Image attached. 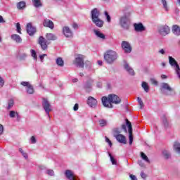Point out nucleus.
<instances>
[{
  "mask_svg": "<svg viewBox=\"0 0 180 180\" xmlns=\"http://www.w3.org/2000/svg\"><path fill=\"white\" fill-rule=\"evenodd\" d=\"M102 104L104 108H108L109 109H112L113 108V104L119 105L120 102H122V99L116 94H109L108 97L103 96L101 98Z\"/></svg>",
  "mask_w": 180,
  "mask_h": 180,
  "instance_id": "nucleus-1",
  "label": "nucleus"
},
{
  "mask_svg": "<svg viewBox=\"0 0 180 180\" xmlns=\"http://www.w3.org/2000/svg\"><path fill=\"white\" fill-rule=\"evenodd\" d=\"M104 60L108 64H113L117 60V53L113 50L107 51L104 54Z\"/></svg>",
  "mask_w": 180,
  "mask_h": 180,
  "instance_id": "nucleus-2",
  "label": "nucleus"
},
{
  "mask_svg": "<svg viewBox=\"0 0 180 180\" xmlns=\"http://www.w3.org/2000/svg\"><path fill=\"white\" fill-rule=\"evenodd\" d=\"M160 89L163 95H166V96H171V95L175 94V90L168 83H162Z\"/></svg>",
  "mask_w": 180,
  "mask_h": 180,
  "instance_id": "nucleus-3",
  "label": "nucleus"
},
{
  "mask_svg": "<svg viewBox=\"0 0 180 180\" xmlns=\"http://www.w3.org/2000/svg\"><path fill=\"white\" fill-rule=\"evenodd\" d=\"M120 25L122 29H124L125 30H129V27L130 26V21L129 20V18L126 17V15L122 16L120 19Z\"/></svg>",
  "mask_w": 180,
  "mask_h": 180,
  "instance_id": "nucleus-4",
  "label": "nucleus"
},
{
  "mask_svg": "<svg viewBox=\"0 0 180 180\" xmlns=\"http://www.w3.org/2000/svg\"><path fill=\"white\" fill-rule=\"evenodd\" d=\"M20 85H22V86H26V91L29 95H33V94H34V89L30 82H21Z\"/></svg>",
  "mask_w": 180,
  "mask_h": 180,
  "instance_id": "nucleus-5",
  "label": "nucleus"
},
{
  "mask_svg": "<svg viewBox=\"0 0 180 180\" xmlns=\"http://www.w3.org/2000/svg\"><path fill=\"white\" fill-rule=\"evenodd\" d=\"M171 30L167 25H161L158 27V33H160L161 36H167V34H169Z\"/></svg>",
  "mask_w": 180,
  "mask_h": 180,
  "instance_id": "nucleus-6",
  "label": "nucleus"
},
{
  "mask_svg": "<svg viewBox=\"0 0 180 180\" xmlns=\"http://www.w3.org/2000/svg\"><path fill=\"white\" fill-rule=\"evenodd\" d=\"M127 126L128 127V131L129 134V145L131 146L133 144V127L131 126V122L129 121V120H126Z\"/></svg>",
  "mask_w": 180,
  "mask_h": 180,
  "instance_id": "nucleus-7",
  "label": "nucleus"
},
{
  "mask_svg": "<svg viewBox=\"0 0 180 180\" xmlns=\"http://www.w3.org/2000/svg\"><path fill=\"white\" fill-rule=\"evenodd\" d=\"M84 56L78 55L77 57L75 58L74 64H75L77 67H79V68H84Z\"/></svg>",
  "mask_w": 180,
  "mask_h": 180,
  "instance_id": "nucleus-8",
  "label": "nucleus"
},
{
  "mask_svg": "<svg viewBox=\"0 0 180 180\" xmlns=\"http://www.w3.org/2000/svg\"><path fill=\"white\" fill-rule=\"evenodd\" d=\"M121 46L122 50H124V52L126 53H131V45H130V43L123 41L121 44Z\"/></svg>",
  "mask_w": 180,
  "mask_h": 180,
  "instance_id": "nucleus-9",
  "label": "nucleus"
},
{
  "mask_svg": "<svg viewBox=\"0 0 180 180\" xmlns=\"http://www.w3.org/2000/svg\"><path fill=\"white\" fill-rule=\"evenodd\" d=\"M38 44L41 46L43 50H47L48 41L44 37H39L38 39Z\"/></svg>",
  "mask_w": 180,
  "mask_h": 180,
  "instance_id": "nucleus-10",
  "label": "nucleus"
},
{
  "mask_svg": "<svg viewBox=\"0 0 180 180\" xmlns=\"http://www.w3.org/2000/svg\"><path fill=\"white\" fill-rule=\"evenodd\" d=\"M87 105L90 106V108H95L98 106V101L92 96H89L87 98Z\"/></svg>",
  "mask_w": 180,
  "mask_h": 180,
  "instance_id": "nucleus-11",
  "label": "nucleus"
},
{
  "mask_svg": "<svg viewBox=\"0 0 180 180\" xmlns=\"http://www.w3.org/2000/svg\"><path fill=\"white\" fill-rule=\"evenodd\" d=\"M115 137L118 141V143H122V144H127V141H126V136H124L123 134H120V131H118V134L115 135Z\"/></svg>",
  "mask_w": 180,
  "mask_h": 180,
  "instance_id": "nucleus-12",
  "label": "nucleus"
},
{
  "mask_svg": "<svg viewBox=\"0 0 180 180\" xmlns=\"http://www.w3.org/2000/svg\"><path fill=\"white\" fill-rule=\"evenodd\" d=\"M26 30L30 36H33V34L36 33V27H33V25H32V23L30 22L27 25Z\"/></svg>",
  "mask_w": 180,
  "mask_h": 180,
  "instance_id": "nucleus-13",
  "label": "nucleus"
},
{
  "mask_svg": "<svg viewBox=\"0 0 180 180\" xmlns=\"http://www.w3.org/2000/svg\"><path fill=\"white\" fill-rule=\"evenodd\" d=\"M66 178L69 180H79L71 170H66L65 172Z\"/></svg>",
  "mask_w": 180,
  "mask_h": 180,
  "instance_id": "nucleus-14",
  "label": "nucleus"
},
{
  "mask_svg": "<svg viewBox=\"0 0 180 180\" xmlns=\"http://www.w3.org/2000/svg\"><path fill=\"white\" fill-rule=\"evenodd\" d=\"M134 27L135 32H146V27L141 22L134 24Z\"/></svg>",
  "mask_w": 180,
  "mask_h": 180,
  "instance_id": "nucleus-15",
  "label": "nucleus"
},
{
  "mask_svg": "<svg viewBox=\"0 0 180 180\" xmlns=\"http://www.w3.org/2000/svg\"><path fill=\"white\" fill-rule=\"evenodd\" d=\"M43 106L46 113H50V112H51V105H50L49 101H47L46 98L43 100Z\"/></svg>",
  "mask_w": 180,
  "mask_h": 180,
  "instance_id": "nucleus-16",
  "label": "nucleus"
},
{
  "mask_svg": "<svg viewBox=\"0 0 180 180\" xmlns=\"http://www.w3.org/2000/svg\"><path fill=\"white\" fill-rule=\"evenodd\" d=\"M44 27H49V29H54V22L49 19L46 18L43 22Z\"/></svg>",
  "mask_w": 180,
  "mask_h": 180,
  "instance_id": "nucleus-17",
  "label": "nucleus"
},
{
  "mask_svg": "<svg viewBox=\"0 0 180 180\" xmlns=\"http://www.w3.org/2000/svg\"><path fill=\"white\" fill-rule=\"evenodd\" d=\"M63 33L66 37H72V31L68 27H63Z\"/></svg>",
  "mask_w": 180,
  "mask_h": 180,
  "instance_id": "nucleus-18",
  "label": "nucleus"
},
{
  "mask_svg": "<svg viewBox=\"0 0 180 180\" xmlns=\"http://www.w3.org/2000/svg\"><path fill=\"white\" fill-rule=\"evenodd\" d=\"M169 63L172 67H174V70H176L179 65H178V62L175 60V58H172V56H169Z\"/></svg>",
  "mask_w": 180,
  "mask_h": 180,
  "instance_id": "nucleus-19",
  "label": "nucleus"
},
{
  "mask_svg": "<svg viewBox=\"0 0 180 180\" xmlns=\"http://www.w3.org/2000/svg\"><path fill=\"white\" fill-rule=\"evenodd\" d=\"M169 63L172 67H174V70H176L179 65H178V62L175 60V58H172V56H169Z\"/></svg>",
  "mask_w": 180,
  "mask_h": 180,
  "instance_id": "nucleus-20",
  "label": "nucleus"
},
{
  "mask_svg": "<svg viewBox=\"0 0 180 180\" xmlns=\"http://www.w3.org/2000/svg\"><path fill=\"white\" fill-rule=\"evenodd\" d=\"M96 19H99V11H98V8H94L91 11V20Z\"/></svg>",
  "mask_w": 180,
  "mask_h": 180,
  "instance_id": "nucleus-21",
  "label": "nucleus"
},
{
  "mask_svg": "<svg viewBox=\"0 0 180 180\" xmlns=\"http://www.w3.org/2000/svg\"><path fill=\"white\" fill-rule=\"evenodd\" d=\"M124 70H126V71H127L129 75H134V70H133V68H131V67L129 65V63H127V62H125L124 64Z\"/></svg>",
  "mask_w": 180,
  "mask_h": 180,
  "instance_id": "nucleus-22",
  "label": "nucleus"
},
{
  "mask_svg": "<svg viewBox=\"0 0 180 180\" xmlns=\"http://www.w3.org/2000/svg\"><path fill=\"white\" fill-rule=\"evenodd\" d=\"M172 33H174L176 36H180V27L178 25H174L172 27Z\"/></svg>",
  "mask_w": 180,
  "mask_h": 180,
  "instance_id": "nucleus-23",
  "label": "nucleus"
},
{
  "mask_svg": "<svg viewBox=\"0 0 180 180\" xmlns=\"http://www.w3.org/2000/svg\"><path fill=\"white\" fill-rule=\"evenodd\" d=\"M94 32L96 37H98V39H101V40H105V39H106V37L104 35L103 33L101 32V31L94 30Z\"/></svg>",
  "mask_w": 180,
  "mask_h": 180,
  "instance_id": "nucleus-24",
  "label": "nucleus"
},
{
  "mask_svg": "<svg viewBox=\"0 0 180 180\" xmlns=\"http://www.w3.org/2000/svg\"><path fill=\"white\" fill-rule=\"evenodd\" d=\"M46 40H49V41L57 40V35L53 33H47L46 34Z\"/></svg>",
  "mask_w": 180,
  "mask_h": 180,
  "instance_id": "nucleus-25",
  "label": "nucleus"
},
{
  "mask_svg": "<svg viewBox=\"0 0 180 180\" xmlns=\"http://www.w3.org/2000/svg\"><path fill=\"white\" fill-rule=\"evenodd\" d=\"M93 23L97 26V27H102L103 26V20L100 18H97L96 20H92Z\"/></svg>",
  "mask_w": 180,
  "mask_h": 180,
  "instance_id": "nucleus-26",
  "label": "nucleus"
},
{
  "mask_svg": "<svg viewBox=\"0 0 180 180\" xmlns=\"http://www.w3.org/2000/svg\"><path fill=\"white\" fill-rule=\"evenodd\" d=\"M12 40H14L16 43H22V37L18 34H14L11 35Z\"/></svg>",
  "mask_w": 180,
  "mask_h": 180,
  "instance_id": "nucleus-27",
  "label": "nucleus"
},
{
  "mask_svg": "<svg viewBox=\"0 0 180 180\" xmlns=\"http://www.w3.org/2000/svg\"><path fill=\"white\" fill-rule=\"evenodd\" d=\"M32 2L34 8H41L43 6L41 0H32Z\"/></svg>",
  "mask_w": 180,
  "mask_h": 180,
  "instance_id": "nucleus-28",
  "label": "nucleus"
},
{
  "mask_svg": "<svg viewBox=\"0 0 180 180\" xmlns=\"http://www.w3.org/2000/svg\"><path fill=\"white\" fill-rule=\"evenodd\" d=\"M17 8L20 11L22 9H25V8H26V2H25L24 1L18 2L17 4Z\"/></svg>",
  "mask_w": 180,
  "mask_h": 180,
  "instance_id": "nucleus-29",
  "label": "nucleus"
},
{
  "mask_svg": "<svg viewBox=\"0 0 180 180\" xmlns=\"http://www.w3.org/2000/svg\"><path fill=\"white\" fill-rule=\"evenodd\" d=\"M56 64L58 67H64V60H63V58H58L56 59Z\"/></svg>",
  "mask_w": 180,
  "mask_h": 180,
  "instance_id": "nucleus-30",
  "label": "nucleus"
},
{
  "mask_svg": "<svg viewBox=\"0 0 180 180\" xmlns=\"http://www.w3.org/2000/svg\"><path fill=\"white\" fill-rule=\"evenodd\" d=\"M142 88L144 89L145 92H148L150 91V86L146 82H142Z\"/></svg>",
  "mask_w": 180,
  "mask_h": 180,
  "instance_id": "nucleus-31",
  "label": "nucleus"
},
{
  "mask_svg": "<svg viewBox=\"0 0 180 180\" xmlns=\"http://www.w3.org/2000/svg\"><path fill=\"white\" fill-rule=\"evenodd\" d=\"M174 148L176 153H179L180 154V143L178 142H175L174 145Z\"/></svg>",
  "mask_w": 180,
  "mask_h": 180,
  "instance_id": "nucleus-32",
  "label": "nucleus"
},
{
  "mask_svg": "<svg viewBox=\"0 0 180 180\" xmlns=\"http://www.w3.org/2000/svg\"><path fill=\"white\" fill-rule=\"evenodd\" d=\"M162 122L165 129H168V127H169V124L168 123V120H167V118L165 117H162Z\"/></svg>",
  "mask_w": 180,
  "mask_h": 180,
  "instance_id": "nucleus-33",
  "label": "nucleus"
},
{
  "mask_svg": "<svg viewBox=\"0 0 180 180\" xmlns=\"http://www.w3.org/2000/svg\"><path fill=\"white\" fill-rule=\"evenodd\" d=\"M141 157L144 160V161L150 163V159H148V157H147V155H146L143 152L141 153Z\"/></svg>",
  "mask_w": 180,
  "mask_h": 180,
  "instance_id": "nucleus-34",
  "label": "nucleus"
},
{
  "mask_svg": "<svg viewBox=\"0 0 180 180\" xmlns=\"http://www.w3.org/2000/svg\"><path fill=\"white\" fill-rule=\"evenodd\" d=\"M137 101L139 103V105L141 109L144 108V103H143V100H141V98L140 97L137 98Z\"/></svg>",
  "mask_w": 180,
  "mask_h": 180,
  "instance_id": "nucleus-35",
  "label": "nucleus"
},
{
  "mask_svg": "<svg viewBox=\"0 0 180 180\" xmlns=\"http://www.w3.org/2000/svg\"><path fill=\"white\" fill-rule=\"evenodd\" d=\"M109 157L110 158V161H111L112 165H117V162H116V160H115V158H113V156H112V154L109 153Z\"/></svg>",
  "mask_w": 180,
  "mask_h": 180,
  "instance_id": "nucleus-36",
  "label": "nucleus"
},
{
  "mask_svg": "<svg viewBox=\"0 0 180 180\" xmlns=\"http://www.w3.org/2000/svg\"><path fill=\"white\" fill-rule=\"evenodd\" d=\"M31 54H32V57H33L34 60H35V61H37V54L36 53V51L32 49Z\"/></svg>",
  "mask_w": 180,
  "mask_h": 180,
  "instance_id": "nucleus-37",
  "label": "nucleus"
},
{
  "mask_svg": "<svg viewBox=\"0 0 180 180\" xmlns=\"http://www.w3.org/2000/svg\"><path fill=\"white\" fill-rule=\"evenodd\" d=\"M162 154L166 160H168V158H169V157H171V155L167 150L163 151Z\"/></svg>",
  "mask_w": 180,
  "mask_h": 180,
  "instance_id": "nucleus-38",
  "label": "nucleus"
},
{
  "mask_svg": "<svg viewBox=\"0 0 180 180\" xmlns=\"http://www.w3.org/2000/svg\"><path fill=\"white\" fill-rule=\"evenodd\" d=\"M84 65L86 68H88L89 70L91 69V67L92 65V63H91V61L89 60H86L84 63Z\"/></svg>",
  "mask_w": 180,
  "mask_h": 180,
  "instance_id": "nucleus-39",
  "label": "nucleus"
},
{
  "mask_svg": "<svg viewBox=\"0 0 180 180\" xmlns=\"http://www.w3.org/2000/svg\"><path fill=\"white\" fill-rule=\"evenodd\" d=\"M16 27H17V32H18V33H20V34H22V32H21L22 28L20 27V24L19 22H18V23L16 24Z\"/></svg>",
  "mask_w": 180,
  "mask_h": 180,
  "instance_id": "nucleus-40",
  "label": "nucleus"
},
{
  "mask_svg": "<svg viewBox=\"0 0 180 180\" xmlns=\"http://www.w3.org/2000/svg\"><path fill=\"white\" fill-rule=\"evenodd\" d=\"M99 124H100V126H101V127H103L104 126H106V120H101L99 121Z\"/></svg>",
  "mask_w": 180,
  "mask_h": 180,
  "instance_id": "nucleus-41",
  "label": "nucleus"
},
{
  "mask_svg": "<svg viewBox=\"0 0 180 180\" xmlns=\"http://www.w3.org/2000/svg\"><path fill=\"white\" fill-rule=\"evenodd\" d=\"M162 4L163 8L165 9V11H168V6H167V1L162 0Z\"/></svg>",
  "mask_w": 180,
  "mask_h": 180,
  "instance_id": "nucleus-42",
  "label": "nucleus"
},
{
  "mask_svg": "<svg viewBox=\"0 0 180 180\" xmlns=\"http://www.w3.org/2000/svg\"><path fill=\"white\" fill-rule=\"evenodd\" d=\"M8 108H7V109H11V108H12L13 106V103H14V102H13V101L11 99V100H9L8 101Z\"/></svg>",
  "mask_w": 180,
  "mask_h": 180,
  "instance_id": "nucleus-43",
  "label": "nucleus"
},
{
  "mask_svg": "<svg viewBox=\"0 0 180 180\" xmlns=\"http://www.w3.org/2000/svg\"><path fill=\"white\" fill-rule=\"evenodd\" d=\"M105 15L107 18V22H108V23H110V20H111L110 15H109V13L107 11H105Z\"/></svg>",
  "mask_w": 180,
  "mask_h": 180,
  "instance_id": "nucleus-44",
  "label": "nucleus"
},
{
  "mask_svg": "<svg viewBox=\"0 0 180 180\" xmlns=\"http://www.w3.org/2000/svg\"><path fill=\"white\" fill-rule=\"evenodd\" d=\"M46 174L50 176H53L54 175V171L53 169H48Z\"/></svg>",
  "mask_w": 180,
  "mask_h": 180,
  "instance_id": "nucleus-45",
  "label": "nucleus"
},
{
  "mask_svg": "<svg viewBox=\"0 0 180 180\" xmlns=\"http://www.w3.org/2000/svg\"><path fill=\"white\" fill-rule=\"evenodd\" d=\"M150 82L153 85H158V82L154 78L150 79Z\"/></svg>",
  "mask_w": 180,
  "mask_h": 180,
  "instance_id": "nucleus-46",
  "label": "nucleus"
},
{
  "mask_svg": "<svg viewBox=\"0 0 180 180\" xmlns=\"http://www.w3.org/2000/svg\"><path fill=\"white\" fill-rule=\"evenodd\" d=\"M92 86V84L89 82H87L85 85H84V88L85 89H90V88Z\"/></svg>",
  "mask_w": 180,
  "mask_h": 180,
  "instance_id": "nucleus-47",
  "label": "nucleus"
},
{
  "mask_svg": "<svg viewBox=\"0 0 180 180\" xmlns=\"http://www.w3.org/2000/svg\"><path fill=\"white\" fill-rule=\"evenodd\" d=\"M105 142L109 144L110 147H112V141L107 136H105Z\"/></svg>",
  "mask_w": 180,
  "mask_h": 180,
  "instance_id": "nucleus-48",
  "label": "nucleus"
},
{
  "mask_svg": "<svg viewBox=\"0 0 180 180\" xmlns=\"http://www.w3.org/2000/svg\"><path fill=\"white\" fill-rule=\"evenodd\" d=\"M9 116L11 118L16 117H19V114L18 113H10Z\"/></svg>",
  "mask_w": 180,
  "mask_h": 180,
  "instance_id": "nucleus-49",
  "label": "nucleus"
},
{
  "mask_svg": "<svg viewBox=\"0 0 180 180\" xmlns=\"http://www.w3.org/2000/svg\"><path fill=\"white\" fill-rule=\"evenodd\" d=\"M26 57H27V54L26 53H22L20 56V60H25Z\"/></svg>",
  "mask_w": 180,
  "mask_h": 180,
  "instance_id": "nucleus-50",
  "label": "nucleus"
},
{
  "mask_svg": "<svg viewBox=\"0 0 180 180\" xmlns=\"http://www.w3.org/2000/svg\"><path fill=\"white\" fill-rule=\"evenodd\" d=\"M36 138L34 137V136H32L31 137V143H32V144H36Z\"/></svg>",
  "mask_w": 180,
  "mask_h": 180,
  "instance_id": "nucleus-51",
  "label": "nucleus"
},
{
  "mask_svg": "<svg viewBox=\"0 0 180 180\" xmlns=\"http://www.w3.org/2000/svg\"><path fill=\"white\" fill-rule=\"evenodd\" d=\"M141 178H143V179H146V178H147V174H146V173H144V172H141Z\"/></svg>",
  "mask_w": 180,
  "mask_h": 180,
  "instance_id": "nucleus-52",
  "label": "nucleus"
},
{
  "mask_svg": "<svg viewBox=\"0 0 180 180\" xmlns=\"http://www.w3.org/2000/svg\"><path fill=\"white\" fill-rule=\"evenodd\" d=\"M78 103L75 104L74 107H73V110H75V112H77V110H78Z\"/></svg>",
  "mask_w": 180,
  "mask_h": 180,
  "instance_id": "nucleus-53",
  "label": "nucleus"
},
{
  "mask_svg": "<svg viewBox=\"0 0 180 180\" xmlns=\"http://www.w3.org/2000/svg\"><path fill=\"white\" fill-rule=\"evenodd\" d=\"M4 134V126L0 124V136Z\"/></svg>",
  "mask_w": 180,
  "mask_h": 180,
  "instance_id": "nucleus-54",
  "label": "nucleus"
},
{
  "mask_svg": "<svg viewBox=\"0 0 180 180\" xmlns=\"http://www.w3.org/2000/svg\"><path fill=\"white\" fill-rule=\"evenodd\" d=\"M122 129L124 130V133H127V129L126 128V124L122 125Z\"/></svg>",
  "mask_w": 180,
  "mask_h": 180,
  "instance_id": "nucleus-55",
  "label": "nucleus"
},
{
  "mask_svg": "<svg viewBox=\"0 0 180 180\" xmlns=\"http://www.w3.org/2000/svg\"><path fill=\"white\" fill-rule=\"evenodd\" d=\"M4 79H2V77H0V86H4Z\"/></svg>",
  "mask_w": 180,
  "mask_h": 180,
  "instance_id": "nucleus-56",
  "label": "nucleus"
},
{
  "mask_svg": "<svg viewBox=\"0 0 180 180\" xmlns=\"http://www.w3.org/2000/svg\"><path fill=\"white\" fill-rule=\"evenodd\" d=\"M129 178H131V180H137V177H136L133 174H130L129 175Z\"/></svg>",
  "mask_w": 180,
  "mask_h": 180,
  "instance_id": "nucleus-57",
  "label": "nucleus"
},
{
  "mask_svg": "<svg viewBox=\"0 0 180 180\" xmlns=\"http://www.w3.org/2000/svg\"><path fill=\"white\" fill-rule=\"evenodd\" d=\"M5 20H4V17L2 15H0V23H5Z\"/></svg>",
  "mask_w": 180,
  "mask_h": 180,
  "instance_id": "nucleus-58",
  "label": "nucleus"
},
{
  "mask_svg": "<svg viewBox=\"0 0 180 180\" xmlns=\"http://www.w3.org/2000/svg\"><path fill=\"white\" fill-rule=\"evenodd\" d=\"M72 27H73V29H78V24L74 22L72 24Z\"/></svg>",
  "mask_w": 180,
  "mask_h": 180,
  "instance_id": "nucleus-59",
  "label": "nucleus"
},
{
  "mask_svg": "<svg viewBox=\"0 0 180 180\" xmlns=\"http://www.w3.org/2000/svg\"><path fill=\"white\" fill-rule=\"evenodd\" d=\"M96 86H98V88H102V82H97Z\"/></svg>",
  "mask_w": 180,
  "mask_h": 180,
  "instance_id": "nucleus-60",
  "label": "nucleus"
},
{
  "mask_svg": "<svg viewBox=\"0 0 180 180\" xmlns=\"http://www.w3.org/2000/svg\"><path fill=\"white\" fill-rule=\"evenodd\" d=\"M159 53L160 54H165V50H164V49H162L159 51Z\"/></svg>",
  "mask_w": 180,
  "mask_h": 180,
  "instance_id": "nucleus-61",
  "label": "nucleus"
},
{
  "mask_svg": "<svg viewBox=\"0 0 180 180\" xmlns=\"http://www.w3.org/2000/svg\"><path fill=\"white\" fill-rule=\"evenodd\" d=\"M125 112H131V110H130L129 107L126 106L125 107Z\"/></svg>",
  "mask_w": 180,
  "mask_h": 180,
  "instance_id": "nucleus-62",
  "label": "nucleus"
},
{
  "mask_svg": "<svg viewBox=\"0 0 180 180\" xmlns=\"http://www.w3.org/2000/svg\"><path fill=\"white\" fill-rule=\"evenodd\" d=\"M22 156H23L24 158H25L26 160H27V158H28V155H27V154L26 153H24L22 154Z\"/></svg>",
  "mask_w": 180,
  "mask_h": 180,
  "instance_id": "nucleus-63",
  "label": "nucleus"
},
{
  "mask_svg": "<svg viewBox=\"0 0 180 180\" xmlns=\"http://www.w3.org/2000/svg\"><path fill=\"white\" fill-rule=\"evenodd\" d=\"M161 78H162V79H166V78H168V77H167V75H161Z\"/></svg>",
  "mask_w": 180,
  "mask_h": 180,
  "instance_id": "nucleus-64",
  "label": "nucleus"
}]
</instances>
